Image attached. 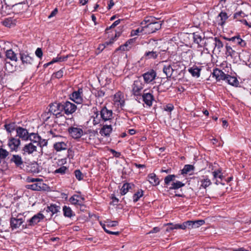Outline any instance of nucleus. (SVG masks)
<instances>
[{
  "mask_svg": "<svg viewBox=\"0 0 251 251\" xmlns=\"http://www.w3.org/2000/svg\"><path fill=\"white\" fill-rule=\"evenodd\" d=\"M162 24L159 23H154L152 24L145 25L143 26V31L145 34H148L155 32L156 30L161 28Z\"/></svg>",
  "mask_w": 251,
  "mask_h": 251,
  "instance_id": "nucleus-1",
  "label": "nucleus"
},
{
  "mask_svg": "<svg viewBox=\"0 0 251 251\" xmlns=\"http://www.w3.org/2000/svg\"><path fill=\"white\" fill-rule=\"evenodd\" d=\"M20 59L22 61V65L24 67H27L32 64L33 58L27 52H21L20 53Z\"/></svg>",
  "mask_w": 251,
  "mask_h": 251,
  "instance_id": "nucleus-2",
  "label": "nucleus"
},
{
  "mask_svg": "<svg viewBox=\"0 0 251 251\" xmlns=\"http://www.w3.org/2000/svg\"><path fill=\"white\" fill-rule=\"evenodd\" d=\"M178 67L177 64L174 63L172 65L166 64V63L163 65V72L166 75L167 78L171 77L173 73L177 70Z\"/></svg>",
  "mask_w": 251,
  "mask_h": 251,
  "instance_id": "nucleus-3",
  "label": "nucleus"
},
{
  "mask_svg": "<svg viewBox=\"0 0 251 251\" xmlns=\"http://www.w3.org/2000/svg\"><path fill=\"white\" fill-rule=\"evenodd\" d=\"M114 104L117 108H122L125 105L124 95L120 92L117 93L113 98Z\"/></svg>",
  "mask_w": 251,
  "mask_h": 251,
  "instance_id": "nucleus-4",
  "label": "nucleus"
},
{
  "mask_svg": "<svg viewBox=\"0 0 251 251\" xmlns=\"http://www.w3.org/2000/svg\"><path fill=\"white\" fill-rule=\"evenodd\" d=\"M193 39L194 43L198 44V46L201 47L207 46L209 43V38H205L204 37H202L196 33L193 34Z\"/></svg>",
  "mask_w": 251,
  "mask_h": 251,
  "instance_id": "nucleus-5",
  "label": "nucleus"
},
{
  "mask_svg": "<svg viewBox=\"0 0 251 251\" xmlns=\"http://www.w3.org/2000/svg\"><path fill=\"white\" fill-rule=\"evenodd\" d=\"M44 216L41 213H38L36 215L33 216L31 219L27 221L28 224L23 225V227L27 228L30 226H34L38 223H39L41 220L43 219Z\"/></svg>",
  "mask_w": 251,
  "mask_h": 251,
  "instance_id": "nucleus-6",
  "label": "nucleus"
},
{
  "mask_svg": "<svg viewBox=\"0 0 251 251\" xmlns=\"http://www.w3.org/2000/svg\"><path fill=\"white\" fill-rule=\"evenodd\" d=\"M70 135L75 139L79 138L83 133L82 129L78 126H71L68 128Z\"/></svg>",
  "mask_w": 251,
  "mask_h": 251,
  "instance_id": "nucleus-7",
  "label": "nucleus"
},
{
  "mask_svg": "<svg viewBox=\"0 0 251 251\" xmlns=\"http://www.w3.org/2000/svg\"><path fill=\"white\" fill-rule=\"evenodd\" d=\"M22 153L24 155H29L37 151V146L32 142L25 144L22 149Z\"/></svg>",
  "mask_w": 251,
  "mask_h": 251,
  "instance_id": "nucleus-8",
  "label": "nucleus"
},
{
  "mask_svg": "<svg viewBox=\"0 0 251 251\" xmlns=\"http://www.w3.org/2000/svg\"><path fill=\"white\" fill-rule=\"evenodd\" d=\"M90 121L92 122L94 126H96L99 124L101 125L103 124L101 116L100 113L97 110H95L94 111V113L91 116Z\"/></svg>",
  "mask_w": 251,
  "mask_h": 251,
  "instance_id": "nucleus-9",
  "label": "nucleus"
},
{
  "mask_svg": "<svg viewBox=\"0 0 251 251\" xmlns=\"http://www.w3.org/2000/svg\"><path fill=\"white\" fill-rule=\"evenodd\" d=\"M63 110V104L54 103L50 105V111L54 115H60Z\"/></svg>",
  "mask_w": 251,
  "mask_h": 251,
  "instance_id": "nucleus-10",
  "label": "nucleus"
},
{
  "mask_svg": "<svg viewBox=\"0 0 251 251\" xmlns=\"http://www.w3.org/2000/svg\"><path fill=\"white\" fill-rule=\"evenodd\" d=\"M209 43L212 44L214 45V50L218 51V52H221V49L224 47L222 42L218 38H209L208 40Z\"/></svg>",
  "mask_w": 251,
  "mask_h": 251,
  "instance_id": "nucleus-11",
  "label": "nucleus"
},
{
  "mask_svg": "<svg viewBox=\"0 0 251 251\" xmlns=\"http://www.w3.org/2000/svg\"><path fill=\"white\" fill-rule=\"evenodd\" d=\"M100 113L103 122L110 121L112 119V111L108 110L105 107L101 108Z\"/></svg>",
  "mask_w": 251,
  "mask_h": 251,
  "instance_id": "nucleus-12",
  "label": "nucleus"
},
{
  "mask_svg": "<svg viewBox=\"0 0 251 251\" xmlns=\"http://www.w3.org/2000/svg\"><path fill=\"white\" fill-rule=\"evenodd\" d=\"M63 108L65 114L67 115L73 113L76 109V105L70 101L64 102L63 104Z\"/></svg>",
  "mask_w": 251,
  "mask_h": 251,
  "instance_id": "nucleus-13",
  "label": "nucleus"
},
{
  "mask_svg": "<svg viewBox=\"0 0 251 251\" xmlns=\"http://www.w3.org/2000/svg\"><path fill=\"white\" fill-rule=\"evenodd\" d=\"M156 76V73L153 70H151L143 75L144 81L146 83L151 82L154 80Z\"/></svg>",
  "mask_w": 251,
  "mask_h": 251,
  "instance_id": "nucleus-14",
  "label": "nucleus"
},
{
  "mask_svg": "<svg viewBox=\"0 0 251 251\" xmlns=\"http://www.w3.org/2000/svg\"><path fill=\"white\" fill-rule=\"evenodd\" d=\"M20 144L21 141L19 138L12 137L8 140V146L11 151H17Z\"/></svg>",
  "mask_w": 251,
  "mask_h": 251,
  "instance_id": "nucleus-15",
  "label": "nucleus"
},
{
  "mask_svg": "<svg viewBox=\"0 0 251 251\" xmlns=\"http://www.w3.org/2000/svg\"><path fill=\"white\" fill-rule=\"evenodd\" d=\"M71 99L76 103H81L83 101L82 90L79 89L77 91L74 92L71 96Z\"/></svg>",
  "mask_w": 251,
  "mask_h": 251,
  "instance_id": "nucleus-16",
  "label": "nucleus"
},
{
  "mask_svg": "<svg viewBox=\"0 0 251 251\" xmlns=\"http://www.w3.org/2000/svg\"><path fill=\"white\" fill-rule=\"evenodd\" d=\"M143 88V84L140 81H135L132 85V93L133 95L135 96L140 95Z\"/></svg>",
  "mask_w": 251,
  "mask_h": 251,
  "instance_id": "nucleus-17",
  "label": "nucleus"
},
{
  "mask_svg": "<svg viewBox=\"0 0 251 251\" xmlns=\"http://www.w3.org/2000/svg\"><path fill=\"white\" fill-rule=\"evenodd\" d=\"M24 220L21 218L12 217L10 220V226L12 229L19 228L23 223Z\"/></svg>",
  "mask_w": 251,
  "mask_h": 251,
  "instance_id": "nucleus-18",
  "label": "nucleus"
},
{
  "mask_svg": "<svg viewBox=\"0 0 251 251\" xmlns=\"http://www.w3.org/2000/svg\"><path fill=\"white\" fill-rule=\"evenodd\" d=\"M17 134L19 138L24 140H27L28 139L29 135L27 130L22 127H18L17 129Z\"/></svg>",
  "mask_w": 251,
  "mask_h": 251,
  "instance_id": "nucleus-19",
  "label": "nucleus"
},
{
  "mask_svg": "<svg viewBox=\"0 0 251 251\" xmlns=\"http://www.w3.org/2000/svg\"><path fill=\"white\" fill-rule=\"evenodd\" d=\"M212 75L213 77L216 78L217 81H220L221 80H225L226 74L218 69H215L213 71Z\"/></svg>",
  "mask_w": 251,
  "mask_h": 251,
  "instance_id": "nucleus-20",
  "label": "nucleus"
},
{
  "mask_svg": "<svg viewBox=\"0 0 251 251\" xmlns=\"http://www.w3.org/2000/svg\"><path fill=\"white\" fill-rule=\"evenodd\" d=\"M84 200V198L78 195H74L70 198V202L74 205H80Z\"/></svg>",
  "mask_w": 251,
  "mask_h": 251,
  "instance_id": "nucleus-21",
  "label": "nucleus"
},
{
  "mask_svg": "<svg viewBox=\"0 0 251 251\" xmlns=\"http://www.w3.org/2000/svg\"><path fill=\"white\" fill-rule=\"evenodd\" d=\"M11 161L15 163L17 167H21L23 165L24 161L19 155H13Z\"/></svg>",
  "mask_w": 251,
  "mask_h": 251,
  "instance_id": "nucleus-22",
  "label": "nucleus"
},
{
  "mask_svg": "<svg viewBox=\"0 0 251 251\" xmlns=\"http://www.w3.org/2000/svg\"><path fill=\"white\" fill-rule=\"evenodd\" d=\"M112 130V128L111 125H103V127L101 128L100 130V133L101 135H104L105 136H108L110 135V133Z\"/></svg>",
  "mask_w": 251,
  "mask_h": 251,
  "instance_id": "nucleus-23",
  "label": "nucleus"
},
{
  "mask_svg": "<svg viewBox=\"0 0 251 251\" xmlns=\"http://www.w3.org/2000/svg\"><path fill=\"white\" fill-rule=\"evenodd\" d=\"M148 180L150 183L153 186L158 185L159 183L158 178L156 176V175L154 173L150 174L148 176Z\"/></svg>",
  "mask_w": 251,
  "mask_h": 251,
  "instance_id": "nucleus-24",
  "label": "nucleus"
},
{
  "mask_svg": "<svg viewBox=\"0 0 251 251\" xmlns=\"http://www.w3.org/2000/svg\"><path fill=\"white\" fill-rule=\"evenodd\" d=\"M143 99L145 103L149 106L152 105V102L153 100V96L151 93H144L142 96Z\"/></svg>",
  "mask_w": 251,
  "mask_h": 251,
  "instance_id": "nucleus-25",
  "label": "nucleus"
},
{
  "mask_svg": "<svg viewBox=\"0 0 251 251\" xmlns=\"http://www.w3.org/2000/svg\"><path fill=\"white\" fill-rule=\"evenodd\" d=\"M54 148L57 151H61L62 150H65L67 148V144L63 142H58L55 143L53 145Z\"/></svg>",
  "mask_w": 251,
  "mask_h": 251,
  "instance_id": "nucleus-26",
  "label": "nucleus"
},
{
  "mask_svg": "<svg viewBox=\"0 0 251 251\" xmlns=\"http://www.w3.org/2000/svg\"><path fill=\"white\" fill-rule=\"evenodd\" d=\"M5 55L7 58L9 59L11 61L16 62L18 60V57L16 54L12 50H6Z\"/></svg>",
  "mask_w": 251,
  "mask_h": 251,
  "instance_id": "nucleus-27",
  "label": "nucleus"
},
{
  "mask_svg": "<svg viewBox=\"0 0 251 251\" xmlns=\"http://www.w3.org/2000/svg\"><path fill=\"white\" fill-rule=\"evenodd\" d=\"M60 209V207L59 206L56 204H50L47 207L46 211L48 212H50L51 213V215L52 216L54 214L58 212Z\"/></svg>",
  "mask_w": 251,
  "mask_h": 251,
  "instance_id": "nucleus-28",
  "label": "nucleus"
},
{
  "mask_svg": "<svg viewBox=\"0 0 251 251\" xmlns=\"http://www.w3.org/2000/svg\"><path fill=\"white\" fill-rule=\"evenodd\" d=\"M2 24L6 27H10L16 25V20L12 18H6L2 21Z\"/></svg>",
  "mask_w": 251,
  "mask_h": 251,
  "instance_id": "nucleus-29",
  "label": "nucleus"
},
{
  "mask_svg": "<svg viewBox=\"0 0 251 251\" xmlns=\"http://www.w3.org/2000/svg\"><path fill=\"white\" fill-rule=\"evenodd\" d=\"M40 136H39L37 134L34 133H31L29 135L28 139L32 142L33 144L36 145L38 143H39L40 141Z\"/></svg>",
  "mask_w": 251,
  "mask_h": 251,
  "instance_id": "nucleus-30",
  "label": "nucleus"
},
{
  "mask_svg": "<svg viewBox=\"0 0 251 251\" xmlns=\"http://www.w3.org/2000/svg\"><path fill=\"white\" fill-rule=\"evenodd\" d=\"M158 55V52L157 51L152 50L146 52L145 53L144 57L146 59H155L157 58Z\"/></svg>",
  "mask_w": 251,
  "mask_h": 251,
  "instance_id": "nucleus-31",
  "label": "nucleus"
},
{
  "mask_svg": "<svg viewBox=\"0 0 251 251\" xmlns=\"http://www.w3.org/2000/svg\"><path fill=\"white\" fill-rule=\"evenodd\" d=\"M156 19L152 17H146L145 20L141 22V25L144 26L145 25H148L149 24H152L154 23H159L160 22H156Z\"/></svg>",
  "mask_w": 251,
  "mask_h": 251,
  "instance_id": "nucleus-32",
  "label": "nucleus"
},
{
  "mask_svg": "<svg viewBox=\"0 0 251 251\" xmlns=\"http://www.w3.org/2000/svg\"><path fill=\"white\" fill-rule=\"evenodd\" d=\"M212 174H213L214 178L216 179V181L215 182V184H218V183H220V182L218 180V178L222 180V179L223 177V174L221 173V172L218 170L214 171L212 173Z\"/></svg>",
  "mask_w": 251,
  "mask_h": 251,
  "instance_id": "nucleus-33",
  "label": "nucleus"
},
{
  "mask_svg": "<svg viewBox=\"0 0 251 251\" xmlns=\"http://www.w3.org/2000/svg\"><path fill=\"white\" fill-rule=\"evenodd\" d=\"M225 80L228 84L232 85H236L237 83V80L236 77L231 76L228 75H226Z\"/></svg>",
  "mask_w": 251,
  "mask_h": 251,
  "instance_id": "nucleus-34",
  "label": "nucleus"
},
{
  "mask_svg": "<svg viewBox=\"0 0 251 251\" xmlns=\"http://www.w3.org/2000/svg\"><path fill=\"white\" fill-rule=\"evenodd\" d=\"M64 215L65 217L71 218L73 216V212L69 206H64L63 208Z\"/></svg>",
  "mask_w": 251,
  "mask_h": 251,
  "instance_id": "nucleus-35",
  "label": "nucleus"
},
{
  "mask_svg": "<svg viewBox=\"0 0 251 251\" xmlns=\"http://www.w3.org/2000/svg\"><path fill=\"white\" fill-rule=\"evenodd\" d=\"M218 17L220 18V22L219 23L221 25H223L228 18L227 14L225 12H221L219 13Z\"/></svg>",
  "mask_w": 251,
  "mask_h": 251,
  "instance_id": "nucleus-36",
  "label": "nucleus"
},
{
  "mask_svg": "<svg viewBox=\"0 0 251 251\" xmlns=\"http://www.w3.org/2000/svg\"><path fill=\"white\" fill-rule=\"evenodd\" d=\"M25 187L28 189H31L34 191H41L42 189V187L39 183L26 185Z\"/></svg>",
  "mask_w": 251,
  "mask_h": 251,
  "instance_id": "nucleus-37",
  "label": "nucleus"
},
{
  "mask_svg": "<svg viewBox=\"0 0 251 251\" xmlns=\"http://www.w3.org/2000/svg\"><path fill=\"white\" fill-rule=\"evenodd\" d=\"M131 184L129 183H125L121 189V194L122 195H124L126 194L127 192L129 191L130 189H131Z\"/></svg>",
  "mask_w": 251,
  "mask_h": 251,
  "instance_id": "nucleus-38",
  "label": "nucleus"
},
{
  "mask_svg": "<svg viewBox=\"0 0 251 251\" xmlns=\"http://www.w3.org/2000/svg\"><path fill=\"white\" fill-rule=\"evenodd\" d=\"M68 57V56H57L56 58H54L50 62L48 63L47 65H49L50 64H51L53 63L57 62H63L64 61H66Z\"/></svg>",
  "mask_w": 251,
  "mask_h": 251,
  "instance_id": "nucleus-39",
  "label": "nucleus"
},
{
  "mask_svg": "<svg viewBox=\"0 0 251 251\" xmlns=\"http://www.w3.org/2000/svg\"><path fill=\"white\" fill-rule=\"evenodd\" d=\"M226 54L228 56H233L235 55L236 52L234 50L232 49V48L230 47V46L228 45V43H226Z\"/></svg>",
  "mask_w": 251,
  "mask_h": 251,
  "instance_id": "nucleus-40",
  "label": "nucleus"
},
{
  "mask_svg": "<svg viewBox=\"0 0 251 251\" xmlns=\"http://www.w3.org/2000/svg\"><path fill=\"white\" fill-rule=\"evenodd\" d=\"M232 38H235L234 40H231V41L241 46V47H244L246 46L245 42L240 38V36H234Z\"/></svg>",
  "mask_w": 251,
  "mask_h": 251,
  "instance_id": "nucleus-41",
  "label": "nucleus"
},
{
  "mask_svg": "<svg viewBox=\"0 0 251 251\" xmlns=\"http://www.w3.org/2000/svg\"><path fill=\"white\" fill-rule=\"evenodd\" d=\"M184 186V184L182 182L176 181L172 183L171 186L170 187V189H177Z\"/></svg>",
  "mask_w": 251,
  "mask_h": 251,
  "instance_id": "nucleus-42",
  "label": "nucleus"
},
{
  "mask_svg": "<svg viewBox=\"0 0 251 251\" xmlns=\"http://www.w3.org/2000/svg\"><path fill=\"white\" fill-rule=\"evenodd\" d=\"M201 186L204 188H206L209 186L211 184V182L208 178H204L201 180Z\"/></svg>",
  "mask_w": 251,
  "mask_h": 251,
  "instance_id": "nucleus-43",
  "label": "nucleus"
},
{
  "mask_svg": "<svg viewBox=\"0 0 251 251\" xmlns=\"http://www.w3.org/2000/svg\"><path fill=\"white\" fill-rule=\"evenodd\" d=\"M194 167L191 165H186L184 166L183 169L181 170L182 174H186L193 170Z\"/></svg>",
  "mask_w": 251,
  "mask_h": 251,
  "instance_id": "nucleus-44",
  "label": "nucleus"
},
{
  "mask_svg": "<svg viewBox=\"0 0 251 251\" xmlns=\"http://www.w3.org/2000/svg\"><path fill=\"white\" fill-rule=\"evenodd\" d=\"M189 72L193 76L197 77H199L200 76V70L198 68H190L189 70Z\"/></svg>",
  "mask_w": 251,
  "mask_h": 251,
  "instance_id": "nucleus-45",
  "label": "nucleus"
},
{
  "mask_svg": "<svg viewBox=\"0 0 251 251\" xmlns=\"http://www.w3.org/2000/svg\"><path fill=\"white\" fill-rule=\"evenodd\" d=\"M176 176L174 175H170L166 176L164 178L165 183L168 185L171 181H174L175 180Z\"/></svg>",
  "mask_w": 251,
  "mask_h": 251,
  "instance_id": "nucleus-46",
  "label": "nucleus"
},
{
  "mask_svg": "<svg viewBox=\"0 0 251 251\" xmlns=\"http://www.w3.org/2000/svg\"><path fill=\"white\" fill-rule=\"evenodd\" d=\"M143 29H144L143 26L141 25V26L139 27H138L137 29H136L135 30H132L131 34L132 35H133V36L137 35L139 33H141L142 34H145L144 31H143Z\"/></svg>",
  "mask_w": 251,
  "mask_h": 251,
  "instance_id": "nucleus-47",
  "label": "nucleus"
},
{
  "mask_svg": "<svg viewBox=\"0 0 251 251\" xmlns=\"http://www.w3.org/2000/svg\"><path fill=\"white\" fill-rule=\"evenodd\" d=\"M9 152L5 149L0 148V159H3L9 155Z\"/></svg>",
  "mask_w": 251,
  "mask_h": 251,
  "instance_id": "nucleus-48",
  "label": "nucleus"
},
{
  "mask_svg": "<svg viewBox=\"0 0 251 251\" xmlns=\"http://www.w3.org/2000/svg\"><path fill=\"white\" fill-rule=\"evenodd\" d=\"M143 195V191H139L134 194L133 196V201L136 202H137L139 199L142 197Z\"/></svg>",
  "mask_w": 251,
  "mask_h": 251,
  "instance_id": "nucleus-49",
  "label": "nucleus"
},
{
  "mask_svg": "<svg viewBox=\"0 0 251 251\" xmlns=\"http://www.w3.org/2000/svg\"><path fill=\"white\" fill-rule=\"evenodd\" d=\"M204 221L202 220L193 221V228H196L199 226L203 225L204 224Z\"/></svg>",
  "mask_w": 251,
  "mask_h": 251,
  "instance_id": "nucleus-50",
  "label": "nucleus"
},
{
  "mask_svg": "<svg viewBox=\"0 0 251 251\" xmlns=\"http://www.w3.org/2000/svg\"><path fill=\"white\" fill-rule=\"evenodd\" d=\"M75 174L76 178L78 180H80L83 179V175L82 173L79 170H75Z\"/></svg>",
  "mask_w": 251,
  "mask_h": 251,
  "instance_id": "nucleus-51",
  "label": "nucleus"
},
{
  "mask_svg": "<svg viewBox=\"0 0 251 251\" xmlns=\"http://www.w3.org/2000/svg\"><path fill=\"white\" fill-rule=\"evenodd\" d=\"M51 115V113L49 111V112H46L43 113L41 115V117L43 120L47 121Z\"/></svg>",
  "mask_w": 251,
  "mask_h": 251,
  "instance_id": "nucleus-52",
  "label": "nucleus"
},
{
  "mask_svg": "<svg viewBox=\"0 0 251 251\" xmlns=\"http://www.w3.org/2000/svg\"><path fill=\"white\" fill-rule=\"evenodd\" d=\"M185 225H184V223L182 224H176L175 225H173L172 226L170 227V229L172 230L174 229H184Z\"/></svg>",
  "mask_w": 251,
  "mask_h": 251,
  "instance_id": "nucleus-53",
  "label": "nucleus"
},
{
  "mask_svg": "<svg viewBox=\"0 0 251 251\" xmlns=\"http://www.w3.org/2000/svg\"><path fill=\"white\" fill-rule=\"evenodd\" d=\"M67 170V168L65 166H62L60 167L59 169H56L54 171V173H59L60 174H64L66 172V171Z\"/></svg>",
  "mask_w": 251,
  "mask_h": 251,
  "instance_id": "nucleus-54",
  "label": "nucleus"
},
{
  "mask_svg": "<svg viewBox=\"0 0 251 251\" xmlns=\"http://www.w3.org/2000/svg\"><path fill=\"white\" fill-rule=\"evenodd\" d=\"M184 225H185L184 229L186 228L192 229L193 228V221H187L184 222Z\"/></svg>",
  "mask_w": 251,
  "mask_h": 251,
  "instance_id": "nucleus-55",
  "label": "nucleus"
},
{
  "mask_svg": "<svg viewBox=\"0 0 251 251\" xmlns=\"http://www.w3.org/2000/svg\"><path fill=\"white\" fill-rule=\"evenodd\" d=\"M4 127L6 131L9 133L11 132L14 129V126L12 124H6L4 125Z\"/></svg>",
  "mask_w": 251,
  "mask_h": 251,
  "instance_id": "nucleus-56",
  "label": "nucleus"
},
{
  "mask_svg": "<svg viewBox=\"0 0 251 251\" xmlns=\"http://www.w3.org/2000/svg\"><path fill=\"white\" fill-rule=\"evenodd\" d=\"M42 179L38 178H32L30 177H27L26 179V181L27 182H38L41 181Z\"/></svg>",
  "mask_w": 251,
  "mask_h": 251,
  "instance_id": "nucleus-57",
  "label": "nucleus"
},
{
  "mask_svg": "<svg viewBox=\"0 0 251 251\" xmlns=\"http://www.w3.org/2000/svg\"><path fill=\"white\" fill-rule=\"evenodd\" d=\"M48 142L45 139H42L41 137H40V141L39 143H37V146H40V147L45 146L47 145Z\"/></svg>",
  "mask_w": 251,
  "mask_h": 251,
  "instance_id": "nucleus-58",
  "label": "nucleus"
},
{
  "mask_svg": "<svg viewBox=\"0 0 251 251\" xmlns=\"http://www.w3.org/2000/svg\"><path fill=\"white\" fill-rule=\"evenodd\" d=\"M63 75V71L62 70H59L56 73L53 74V75L55 77L57 78H61Z\"/></svg>",
  "mask_w": 251,
  "mask_h": 251,
  "instance_id": "nucleus-59",
  "label": "nucleus"
},
{
  "mask_svg": "<svg viewBox=\"0 0 251 251\" xmlns=\"http://www.w3.org/2000/svg\"><path fill=\"white\" fill-rule=\"evenodd\" d=\"M107 226H115L118 225V222L116 221H107Z\"/></svg>",
  "mask_w": 251,
  "mask_h": 251,
  "instance_id": "nucleus-60",
  "label": "nucleus"
},
{
  "mask_svg": "<svg viewBox=\"0 0 251 251\" xmlns=\"http://www.w3.org/2000/svg\"><path fill=\"white\" fill-rule=\"evenodd\" d=\"M102 226V227L103 228V229L104 230V231L108 233H109V234H114V235H119V231H116V232H112V231H110L108 230H107L106 228H105V225H103Z\"/></svg>",
  "mask_w": 251,
  "mask_h": 251,
  "instance_id": "nucleus-61",
  "label": "nucleus"
},
{
  "mask_svg": "<svg viewBox=\"0 0 251 251\" xmlns=\"http://www.w3.org/2000/svg\"><path fill=\"white\" fill-rule=\"evenodd\" d=\"M36 55L39 58H41L43 55L42 50L41 48H37L35 51Z\"/></svg>",
  "mask_w": 251,
  "mask_h": 251,
  "instance_id": "nucleus-62",
  "label": "nucleus"
},
{
  "mask_svg": "<svg viewBox=\"0 0 251 251\" xmlns=\"http://www.w3.org/2000/svg\"><path fill=\"white\" fill-rule=\"evenodd\" d=\"M114 42V39H111L109 41L105 42L102 45V46L103 48H102V50H103L104 48H105L106 46H107L108 45H111Z\"/></svg>",
  "mask_w": 251,
  "mask_h": 251,
  "instance_id": "nucleus-63",
  "label": "nucleus"
},
{
  "mask_svg": "<svg viewBox=\"0 0 251 251\" xmlns=\"http://www.w3.org/2000/svg\"><path fill=\"white\" fill-rule=\"evenodd\" d=\"M120 23V20H118L115 21L110 26H109L108 28H106V30H108L109 29H111L112 28L115 27L118 25H119Z\"/></svg>",
  "mask_w": 251,
  "mask_h": 251,
  "instance_id": "nucleus-64",
  "label": "nucleus"
}]
</instances>
